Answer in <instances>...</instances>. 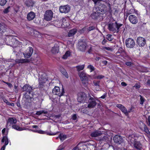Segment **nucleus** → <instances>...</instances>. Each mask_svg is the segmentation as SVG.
I'll return each instance as SVG.
<instances>
[{
    "mask_svg": "<svg viewBox=\"0 0 150 150\" xmlns=\"http://www.w3.org/2000/svg\"><path fill=\"white\" fill-rule=\"evenodd\" d=\"M122 25V24L117 22L110 23L108 25V28L110 31L117 33L119 31L120 28Z\"/></svg>",
    "mask_w": 150,
    "mask_h": 150,
    "instance_id": "f257e3e1",
    "label": "nucleus"
},
{
    "mask_svg": "<svg viewBox=\"0 0 150 150\" xmlns=\"http://www.w3.org/2000/svg\"><path fill=\"white\" fill-rule=\"evenodd\" d=\"M4 41L6 44L13 47H16L18 44V41L13 38L12 36H7L5 38Z\"/></svg>",
    "mask_w": 150,
    "mask_h": 150,
    "instance_id": "f03ea898",
    "label": "nucleus"
},
{
    "mask_svg": "<svg viewBox=\"0 0 150 150\" xmlns=\"http://www.w3.org/2000/svg\"><path fill=\"white\" fill-rule=\"evenodd\" d=\"M78 49L82 52H84L88 46L86 43V40L82 39L80 40L78 42Z\"/></svg>",
    "mask_w": 150,
    "mask_h": 150,
    "instance_id": "7ed1b4c3",
    "label": "nucleus"
},
{
    "mask_svg": "<svg viewBox=\"0 0 150 150\" xmlns=\"http://www.w3.org/2000/svg\"><path fill=\"white\" fill-rule=\"evenodd\" d=\"M98 5V6L95 7L96 11L101 12V13H102L103 14L107 11V7L105 5L101 3H100L99 1L98 2L96 5Z\"/></svg>",
    "mask_w": 150,
    "mask_h": 150,
    "instance_id": "20e7f679",
    "label": "nucleus"
},
{
    "mask_svg": "<svg viewBox=\"0 0 150 150\" xmlns=\"http://www.w3.org/2000/svg\"><path fill=\"white\" fill-rule=\"evenodd\" d=\"M102 13H100L99 12L97 11L93 12L91 15L92 18L95 20L100 21L103 20Z\"/></svg>",
    "mask_w": 150,
    "mask_h": 150,
    "instance_id": "39448f33",
    "label": "nucleus"
},
{
    "mask_svg": "<svg viewBox=\"0 0 150 150\" xmlns=\"http://www.w3.org/2000/svg\"><path fill=\"white\" fill-rule=\"evenodd\" d=\"M53 93L55 95H57L60 97L64 93V91L63 87L62 88L61 92L60 91V88L58 87L55 86L53 89L52 91Z\"/></svg>",
    "mask_w": 150,
    "mask_h": 150,
    "instance_id": "423d86ee",
    "label": "nucleus"
},
{
    "mask_svg": "<svg viewBox=\"0 0 150 150\" xmlns=\"http://www.w3.org/2000/svg\"><path fill=\"white\" fill-rule=\"evenodd\" d=\"M70 8L68 5L61 6L59 7V10L60 13H67L69 12Z\"/></svg>",
    "mask_w": 150,
    "mask_h": 150,
    "instance_id": "0eeeda50",
    "label": "nucleus"
},
{
    "mask_svg": "<svg viewBox=\"0 0 150 150\" xmlns=\"http://www.w3.org/2000/svg\"><path fill=\"white\" fill-rule=\"evenodd\" d=\"M125 45L127 47L133 48L134 47L135 43L133 39L129 38L126 40Z\"/></svg>",
    "mask_w": 150,
    "mask_h": 150,
    "instance_id": "6e6552de",
    "label": "nucleus"
},
{
    "mask_svg": "<svg viewBox=\"0 0 150 150\" xmlns=\"http://www.w3.org/2000/svg\"><path fill=\"white\" fill-rule=\"evenodd\" d=\"M53 17L52 12L50 10L46 11L44 14L45 19L47 21H50Z\"/></svg>",
    "mask_w": 150,
    "mask_h": 150,
    "instance_id": "1a4fd4ad",
    "label": "nucleus"
},
{
    "mask_svg": "<svg viewBox=\"0 0 150 150\" xmlns=\"http://www.w3.org/2000/svg\"><path fill=\"white\" fill-rule=\"evenodd\" d=\"M33 52V48L30 47H29L26 51L23 53V55L25 58H30L32 55Z\"/></svg>",
    "mask_w": 150,
    "mask_h": 150,
    "instance_id": "9d476101",
    "label": "nucleus"
},
{
    "mask_svg": "<svg viewBox=\"0 0 150 150\" xmlns=\"http://www.w3.org/2000/svg\"><path fill=\"white\" fill-rule=\"evenodd\" d=\"M86 98V96L85 93L83 92H81L79 94L77 100L79 102L81 103L84 102Z\"/></svg>",
    "mask_w": 150,
    "mask_h": 150,
    "instance_id": "9b49d317",
    "label": "nucleus"
},
{
    "mask_svg": "<svg viewBox=\"0 0 150 150\" xmlns=\"http://www.w3.org/2000/svg\"><path fill=\"white\" fill-rule=\"evenodd\" d=\"M89 103L88 104V107L89 108H93L96 105V103L94 98L90 96L88 100Z\"/></svg>",
    "mask_w": 150,
    "mask_h": 150,
    "instance_id": "f8f14e48",
    "label": "nucleus"
},
{
    "mask_svg": "<svg viewBox=\"0 0 150 150\" xmlns=\"http://www.w3.org/2000/svg\"><path fill=\"white\" fill-rule=\"evenodd\" d=\"M113 139L115 143L118 144H120L123 141L122 137L119 135H115Z\"/></svg>",
    "mask_w": 150,
    "mask_h": 150,
    "instance_id": "ddd939ff",
    "label": "nucleus"
},
{
    "mask_svg": "<svg viewBox=\"0 0 150 150\" xmlns=\"http://www.w3.org/2000/svg\"><path fill=\"white\" fill-rule=\"evenodd\" d=\"M137 43L140 46H144L146 43V40L144 38L142 37H138L137 40Z\"/></svg>",
    "mask_w": 150,
    "mask_h": 150,
    "instance_id": "4468645a",
    "label": "nucleus"
},
{
    "mask_svg": "<svg viewBox=\"0 0 150 150\" xmlns=\"http://www.w3.org/2000/svg\"><path fill=\"white\" fill-rule=\"evenodd\" d=\"M117 107L119 108L126 115H128V112L126 108L121 104H118L117 105Z\"/></svg>",
    "mask_w": 150,
    "mask_h": 150,
    "instance_id": "2eb2a0df",
    "label": "nucleus"
},
{
    "mask_svg": "<svg viewBox=\"0 0 150 150\" xmlns=\"http://www.w3.org/2000/svg\"><path fill=\"white\" fill-rule=\"evenodd\" d=\"M130 21L132 24H136L138 21L137 17L135 15H130L129 17Z\"/></svg>",
    "mask_w": 150,
    "mask_h": 150,
    "instance_id": "dca6fc26",
    "label": "nucleus"
},
{
    "mask_svg": "<svg viewBox=\"0 0 150 150\" xmlns=\"http://www.w3.org/2000/svg\"><path fill=\"white\" fill-rule=\"evenodd\" d=\"M22 91H26L29 92L32 91L33 90L32 88L30 86L29 84L25 85L22 88Z\"/></svg>",
    "mask_w": 150,
    "mask_h": 150,
    "instance_id": "f3484780",
    "label": "nucleus"
},
{
    "mask_svg": "<svg viewBox=\"0 0 150 150\" xmlns=\"http://www.w3.org/2000/svg\"><path fill=\"white\" fill-rule=\"evenodd\" d=\"M33 131L35 132H37L41 134H46L47 135H55L57 133H59V132H57L56 133H50L48 132H45V131H42L41 130H36Z\"/></svg>",
    "mask_w": 150,
    "mask_h": 150,
    "instance_id": "a211bd4d",
    "label": "nucleus"
},
{
    "mask_svg": "<svg viewBox=\"0 0 150 150\" xmlns=\"http://www.w3.org/2000/svg\"><path fill=\"white\" fill-rule=\"evenodd\" d=\"M102 134L100 131H96L91 133L90 136L92 137H98Z\"/></svg>",
    "mask_w": 150,
    "mask_h": 150,
    "instance_id": "6ab92c4d",
    "label": "nucleus"
},
{
    "mask_svg": "<svg viewBox=\"0 0 150 150\" xmlns=\"http://www.w3.org/2000/svg\"><path fill=\"white\" fill-rule=\"evenodd\" d=\"M35 13L33 11H31L28 14L27 18L28 21H31L35 18Z\"/></svg>",
    "mask_w": 150,
    "mask_h": 150,
    "instance_id": "aec40b11",
    "label": "nucleus"
},
{
    "mask_svg": "<svg viewBox=\"0 0 150 150\" xmlns=\"http://www.w3.org/2000/svg\"><path fill=\"white\" fill-rule=\"evenodd\" d=\"M16 120L15 118H9L7 121V125H8L10 123L9 126H11V124H16Z\"/></svg>",
    "mask_w": 150,
    "mask_h": 150,
    "instance_id": "412c9836",
    "label": "nucleus"
},
{
    "mask_svg": "<svg viewBox=\"0 0 150 150\" xmlns=\"http://www.w3.org/2000/svg\"><path fill=\"white\" fill-rule=\"evenodd\" d=\"M6 25L4 23H0V33H4L6 30Z\"/></svg>",
    "mask_w": 150,
    "mask_h": 150,
    "instance_id": "4be33fe9",
    "label": "nucleus"
},
{
    "mask_svg": "<svg viewBox=\"0 0 150 150\" xmlns=\"http://www.w3.org/2000/svg\"><path fill=\"white\" fill-rule=\"evenodd\" d=\"M79 76L81 80H82V79H88V76H89V75L86 74L83 71L79 72Z\"/></svg>",
    "mask_w": 150,
    "mask_h": 150,
    "instance_id": "5701e85b",
    "label": "nucleus"
},
{
    "mask_svg": "<svg viewBox=\"0 0 150 150\" xmlns=\"http://www.w3.org/2000/svg\"><path fill=\"white\" fill-rule=\"evenodd\" d=\"M17 63H28L30 62L29 60L27 59H16L15 61Z\"/></svg>",
    "mask_w": 150,
    "mask_h": 150,
    "instance_id": "b1692460",
    "label": "nucleus"
},
{
    "mask_svg": "<svg viewBox=\"0 0 150 150\" xmlns=\"http://www.w3.org/2000/svg\"><path fill=\"white\" fill-rule=\"evenodd\" d=\"M34 3L32 0H27L25 2V5L28 7H33Z\"/></svg>",
    "mask_w": 150,
    "mask_h": 150,
    "instance_id": "393cba45",
    "label": "nucleus"
},
{
    "mask_svg": "<svg viewBox=\"0 0 150 150\" xmlns=\"http://www.w3.org/2000/svg\"><path fill=\"white\" fill-rule=\"evenodd\" d=\"M77 32V30L76 29H73L70 30L68 33V36L69 37L73 36Z\"/></svg>",
    "mask_w": 150,
    "mask_h": 150,
    "instance_id": "a878e982",
    "label": "nucleus"
},
{
    "mask_svg": "<svg viewBox=\"0 0 150 150\" xmlns=\"http://www.w3.org/2000/svg\"><path fill=\"white\" fill-rule=\"evenodd\" d=\"M32 93L33 91H32L27 92L24 94L25 98L27 99H30L31 100V96Z\"/></svg>",
    "mask_w": 150,
    "mask_h": 150,
    "instance_id": "bb28decb",
    "label": "nucleus"
},
{
    "mask_svg": "<svg viewBox=\"0 0 150 150\" xmlns=\"http://www.w3.org/2000/svg\"><path fill=\"white\" fill-rule=\"evenodd\" d=\"M142 145L139 142H135L134 144V147L136 149L139 150H141L142 149Z\"/></svg>",
    "mask_w": 150,
    "mask_h": 150,
    "instance_id": "cd10ccee",
    "label": "nucleus"
},
{
    "mask_svg": "<svg viewBox=\"0 0 150 150\" xmlns=\"http://www.w3.org/2000/svg\"><path fill=\"white\" fill-rule=\"evenodd\" d=\"M39 87L40 88H42L45 87V82L43 81L42 78H39Z\"/></svg>",
    "mask_w": 150,
    "mask_h": 150,
    "instance_id": "c85d7f7f",
    "label": "nucleus"
},
{
    "mask_svg": "<svg viewBox=\"0 0 150 150\" xmlns=\"http://www.w3.org/2000/svg\"><path fill=\"white\" fill-rule=\"evenodd\" d=\"M59 51V48L57 46H55L52 47L51 50L52 52L54 54L57 53Z\"/></svg>",
    "mask_w": 150,
    "mask_h": 150,
    "instance_id": "c756f323",
    "label": "nucleus"
},
{
    "mask_svg": "<svg viewBox=\"0 0 150 150\" xmlns=\"http://www.w3.org/2000/svg\"><path fill=\"white\" fill-rule=\"evenodd\" d=\"M84 86H86L88 84V78L85 79H82L81 80Z\"/></svg>",
    "mask_w": 150,
    "mask_h": 150,
    "instance_id": "7c9ffc66",
    "label": "nucleus"
},
{
    "mask_svg": "<svg viewBox=\"0 0 150 150\" xmlns=\"http://www.w3.org/2000/svg\"><path fill=\"white\" fill-rule=\"evenodd\" d=\"M62 73L67 78H68L69 76L66 70L64 68H62L61 70Z\"/></svg>",
    "mask_w": 150,
    "mask_h": 150,
    "instance_id": "2f4dec72",
    "label": "nucleus"
},
{
    "mask_svg": "<svg viewBox=\"0 0 150 150\" xmlns=\"http://www.w3.org/2000/svg\"><path fill=\"white\" fill-rule=\"evenodd\" d=\"M47 111L42 110L37 111L35 114L39 115L43 114H47Z\"/></svg>",
    "mask_w": 150,
    "mask_h": 150,
    "instance_id": "473e14b6",
    "label": "nucleus"
},
{
    "mask_svg": "<svg viewBox=\"0 0 150 150\" xmlns=\"http://www.w3.org/2000/svg\"><path fill=\"white\" fill-rule=\"evenodd\" d=\"M66 135H63L62 134H60L59 136L57 138V139H58V138H59L61 141L64 140L66 138Z\"/></svg>",
    "mask_w": 150,
    "mask_h": 150,
    "instance_id": "72a5a7b5",
    "label": "nucleus"
},
{
    "mask_svg": "<svg viewBox=\"0 0 150 150\" xmlns=\"http://www.w3.org/2000/svg\"><path fill=\"white\" fill-rule=\"evenodd\" d=\"M12 127L14 129L19 131H22L23 130L22 128L16 125H13Z\"/></svg>",
    "mask_w": 150,
    "mask_h": 150,
    "instance_id": "f704fd0d",
    "label": "nucleus"
},
{
    "mask_svg": "<svg viewBox=\"0 0 150 150\" xmlns=\"http://www.w3.org/2000/svg\"><path fill=\"white\" fill-rule=\"evenodd\" d=\"M54 23L56 26L58 27H60L61 26V21L58 20H55L54 22Z\"/></svg>",
    "mask_w": 150,
    "mask_h": 150,
    "instance_id": "c9c22d12",
    "label": "nucleus"
},
{
    "mask_svg": "<svg viewBox=\"0 0 150 150\" xmlns=\"http://www.w3.org/2000/svg\"><path fill=\"white\" fill-rule=\"evenodd\" d=\"M70 52L69 51H67L65 54L63 56L62 58L64 59H66L67 57L70 56Z\"/></svg>",
    "mask_w": 150,
    "mask_h": 150,
    "instance_id": "e433bc0d",
    "label": "nucleus"
},
{
    "mask_svg": "<svg viewBox=\"0 0 150 150\" xmlns=\"http://www.w3.org/2000/svg\"><path fill=\"white\" fill-rule=\"evenodd\" d=\"M109 136L107 135L104 136L102 137L101 140L103 141H105L107 142L109 140V138H108Z\"/></svg>",
    "mask_w": 150,
    "mask_h": 150,
    "instance_id": "4c0bfd02",
    "label": "nucleus"
},
{
    "mask_svg": "<svg viewBox=\"0 0 150 150\" xmlns=\"http://www.w3.org/2000/svg\"><path fill=\"white\" fill-rule=\"evenodd\" d=\"M84 66V65H79L77 66L76 68L77 69V71H80L83 69Z\"/></svg>",
    "mask_w": 150,
    "mask_h": 150,
    "instance_id": "58836bf2",
    "label": "nucleus"
},
{
    "mask_svg": "<svg viewBox=\"0 0 150 150\" xmlns=\"http://www.w3.org/2000/svg\"><path fill=\"white\" fill-rule=\"evenodd\" d=\"M144 128L145 132L148 134H150V132L149 131L147 126L145 124L144 125Z\"/></svg>",
    "mask_w": 150,
    "mask_h": 150,
    "instance_id": "ea45409f",
    "label": "nucleus"
},
{
    "mask_svg": "<svg viewBox=\"0 0 150 150\" xmlns=\"http://www.w3.org/2000/svg\"><path fill=\"white\" fill-rule=\"evenodd\" d=\"M61 21V26H62V25H64V26H65V24L66 23V19L64 18H63L61 20H60Z\"/></svg>",
    "mask_w": 150,
    "mask_h": 150,
    "instance_id": "a19ab883",
    "label": "nucleus"
},
{
    "mask_svg": "<svg viewBox=\"0 0 150 150\" xmlns=\"http://www.w3.org/2000/svg\"><path fill=\"white\" fill-rule=\"evenodd\" d=\"M140 97V104L141 105H143V104L144 102L145 101V99L141 95L139 96Z\"/></svg>",
    "mask_w": 150,
    "mask_h": 150,
    "instance_id": "79ce46f5",
    "label": "nucleus"
},
{
    "mask_svg": "<svg viewBox=\"0 0 150 150\" xmlns=\"http://www.w3.org/2000/svg\"><path fill=\"white\" fill-rule=\"evenodd\" d=\"M100 81H93V83L94 84V86H96L97 87H99L100 86L99 85Z\"/></svg>",
    "mask_w": 150,
    "mask_h": 150,
    "instance_id": "37998d69",
    "label": "nucleus"
},
{
    "mask_svg": "<svg viewBox=\"0 0 150 150\" xmlns=\"http://www.w3.org/2000/svg\"><path fill=\"white\" fill-rule=\"evenodd\" d=\"M6 0H0V5L1 6L4 5L6 3Z\"/></svg>",
    "mask_w": 150,
    "mask_h": 150,
    "instance_id": "c03bdc74",
    "label": "nucleus"
},
{
    "mask_svg": "<svg viewBox=\"0 0 150 150\" xmlns=\"http://www.w3.org/2000/svg\"><path fill=\"white\" fill-rule=\"evenodd\" d=\"M124 51L122 47H120L119 49L118 52H117V54L118 53H121L124 52Z\"/></svg>",
    "mask_w": 150,
    "mask_h": 150,
    "instance_id": "a18cd8bd",
    "label": "nucleus"
},
{
    "mask_svg": "<svg viewBox=\"0 0 150 150\" xmlns=\"http://www.w3.org/2000/svg\"><path fill=\"white\" fill-rule=\"evenodd\" d=\"M95 27L93 26H91L88 27L87 29V30L88 31H90L95 29Z\"/></svg>",
    "mask_w": 150,
    "mask_h": 150,
    "instance_id": "49530a36",
    "label": "nucleus"
},
{
    "mask_svg": "<svg viewBox=\"0 0 150 150\" xmlns=\"http://www.w3.org/2000/svg\"><path fill=\"white\" fill-rule=\"evenodd\" d=\"M107 39L109 41H112V38H111L112 35L109 34L107 35Z\"/></svg>",
    "mask_w": 150,
    "mask_h": 150,
    "instance_id": "de8ad7c7",
    "label": "nucleus"
},
{
    "mask_svg": "<svg viewBox=\"0 0 150 150\" xmlns=\"http://www.w3.org/2000/svg\"><path fill=\"white\" fill-rule=\"evenodd\" d=\"M38 96V94H34L33 92V93H32V95L31 96V99H34V98H37V97Z\"/></svg>",
    "mask_w": 150,
    "mask_h": 150,
    "instance_id": "09e8293b",
    "label": "nucleus"
},
{
    "mask_svg": "<svg viewBox=\"0 0 150 150\" xmlns=\"http://www.w3.org/2000/svg\"><path fill=\"white\" fill-rule=\"evenodd\" d=\"M10 8V6H8L3 11L4 13L5 14L8 13L9 11V9Z\"/></svg>",
    "mask_w": 150,
    "mask_h": 150,
    "instance_id": "8fccbe9b",
    "label": "nucleus"
},
{
    "mask_svg": "<svg viewBox=\"0 0 150 150\" xmlns=\"http://www.w3.org/2000/svg\"><path fill=\"white\" fill-rule=\"evenodd\" d=\"M103 48L105 50L112 51L113 50L112 48L110 47H104Z\"/></svg>",
    "mask_w": 150,
    "mask_h": 150,
    "instance_id": "3c124183",
    "label": "nucleus"
},
{
    "mask_svg": "<svg viewBox=\"0 0 150 150\" xmlns=\"http://www.w3.org/2000/svg\"><path fill=\"white\" fill-rule=\"evenodd\" d=\"M88 68L91 69V71H94V68L91 65H88Z\"/></svg>",
    "mask_w": 150,
    "mask_h": 150,
    "instance_id": "603ef678",
    "label": "nucleus"
},
{
    "mask_svg": "<svg viewBox=\"0 0 150 150\" xmlns=\"http://www.w3.org/2000/svg\"><path fill=\"white\" fill-rule=\"evenodd\" d=\"M8 138L6 136H3L1 141V142L2 143L4 142L6 140V139Z\"/></svg>",
    "mask_w": 150,
    "mask_h": 150,
    "instance_id": "864d4df0",
    "label": "nucleus"
},
{
    "mask_svg": "<svg viewBox=\"0 0 150 150\" xmlns=\"http://www.w3.org/2000/svg\"><path fill=\"white\" fill-rule=\"evenodd\" d=\"M108 6L109 7L108 10V12H109V13H111L112 10H111V7L110 4L109 3H108Z\"/></svg>",
    "mask_w": 150,
    "mask_h": 150,
    "instance_id": "5fc2aeb1",
    "label": "nucleus"
},
{
    "mask_svg": "<svg viewBox=\"0 0 150 150\" xmlns=\"http://www.w3.org/2000/svg\"><path fill=\"white\" fill-rule=\"evenodd\" d=\"M134 87H135L137 89H139L140 87V86L137 83H136L134 86Z\"/></svg>",
    "mask_w": 150,
    "mask_h": 150,
    "instance_id": "6e6d98bb",
    "label": "nucleus"
},
{
    "mask_svg": "<svg viewBox=\"0 0 150 150\" xmlns=\"http://www.w3.org/2000/svg\"><path fill=\"white\" fill-rule=\"evenodd\" d=\"M72 118L73 120H76L77 119L76 115V114L73 115L72 117Z\"/></svg>",
    "mask_w": 150,
    "mask_h": 150,
    "instance_id": "4d7b16f0",
    "label": "nucleus"
},
{
    "mask_svg": "<svg viewBox=\"0 0 150 150\" xmlns=\"http://www.w3.org/2000/svg\"><path fill=\"white\" fill-rule=\"evenodd\" d=\"M104 77V76L102 75H99L96 76V78L97 79H102Z\"/></svg>",
    "mask_w": 150,
    "mask_h": 150,
    "instance_id": "13d9d810",
    "label": "nucleus"
},
{
    "mask_svg": "<svg viewBox=\"0 0 150 150\" xmlns=\"http://www.w3.org/2000/svg\"><path fill=\"white\" fill-rule=\"evenodd\" d=\"M5 143L4 144L3 146H5V147H6V146L8 144L9 141L8 139V138L7 139H6V140L5 141Z\"/></svg>",
    "mask_w": 150,
    "mask_h": 150,
    "instance_id": "bf43d9fd",
    "label": "nucleus"
},
{
    "mask_svg": "<svg viewBox=\"0 0 150 150\" xmlns=\"http://www.w3.org/2000/svg\"><path fill=\"white\" fill-rule=\"evenodd\" d=\"M125 64L127 66L130 67L132 64V63L130 62H127L125 63Z\"/></svg>",
    "mask_w": 150,
    "mask_h": 150,
    "instance_id": "052dcab7",
    "label": "nucleus"
},
{
    "mask_svg": "<svg viewBox=\"0 0 150 150\" xmlns=\"http://www.w3.org/2000/svg\"><path fill=\"white\" fill-rule=\"evenodd\" d=\"M94 2L96 6L98 4V1H101V0H92Z\"/></svg>",
    "mask_w": 150,
    "mask_h": 150,
    "instance_id": "680f3d73",
    "label": "nucleus"
},
{
    "mask_svg": "<svg viewBox=\"0 0 150 150\" xmlns=\"http://www.w3.org/2000/svg\"><path fill=\"white\" fill-rule=\"evenodd\" d=\"M6 83L8 85V86L10 88H11L12 87V84L8 82H6Z\"/></svg>",
    "mask_w": 150,
    "mask_h": 150,
    "instance_id": "e2e57ef3",
    "label": "nucleus"
},
{
    "mask_svg": "<svg viewBox=\"0 0 150 150\" xmlns=\"http://www.w3.org/2000/svg\"><path fill=\"white\" fill-rule=\"evenodd\" d=\"M74 150H81V149H80L78 145L74 148Z\"/></svg>",
    "mask_w": 150,
    "mask_h": 150,
    "instance_id": "0e129e2a",
    "label": "nucleus"
},
{
    "mask_svg": "<svg viewBox=\"0 0 150 150\" xmlns=\"http://www.w3.org/2000/svg\"><path fill=\"white\" fill-rule=\"evenodd\" d=\"M148 125L150 126V115L148 117Z\"/></svg>",
    "mask_w": 150,
    "mask_h": 150,
    "instance_id": "69168bd1",
    "label": "nucleus"
},
{
    "mask_svg": "<svg viewBox=\"0 0 150 150\" xmlns=\"http://www.w3.org/2000/svg\"><path fill=\"white\" fill-rule=\"evenodd\" d=\"M121 85L123 86H125L127 85V84L124 82H122L121 83Z\"/></svg>",
    "mask_w": 150,
    "mask_h": 150,
    "instance_id": "338daca9",
    "label": "nucleus"
},
{
    "mask_svg": "<svg viewBox=\"0 0 150 150\" xmlns=\"http://www.w3.org/2000/svg\"><path fill=\"white\" fill-rule=\"evenodd\" d=\"M146 84L149 86H150V79H148L147 82H146Z\"/></svg>",
    "mask_w": 150,
    "mask_h": 150,
    "instance_id": "774afa93",
    "label": "nucleus"
}]
</instances>
